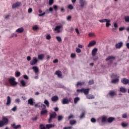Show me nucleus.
<instances>
[{
  "mask_svg": "<svg viewBox=\"0 0 129 129\" xmlns=\"http://www.w3.org/2000/svg\"><path fill=\"white\" fill-rule=\"evenodd\" d=\"M2 119L0 120V127H3L9 123V119L7 117L3 116Z\"/></svg>",
  "mask_w": 129,
  "mask_h": 129,
  "instance_id": "obj_1",
  "label": "nucleus"
},
{
  "mask_svg": "<svg viewBox=\"0 0 129 129\" xmlns=\"http://www.w3.org/2000/svg\"><path fill=\"white\" fill-rule=\"evenodd\" d=\"M98 51V49H97V48H95L92 50L91 54H92V56L93 57V60L98 59V56L96 55V53H97Z\"/></svg>",
  "mask_w": 129,
  "mask_h": 129,
  "instance_id": "obj_2",
  "label": "nucleus"
},
{
  "mask_svg": "<svg viewBox=\"0 0 129 129\" xmlns=\"http://www.w3.org/2000/svg\"><path fill=\"white\" fill-rule=\"evenodd\" d=\"M9 82L12 86H16L18 85V82L16 81V78L12 77L9 79Z\"/></svg>",
  "mask_w": 129,
  "mask_h": 129,
  "instance_id": "obj_3",
  "label": "nucleus"
},
{
  "mask_svg": "<svg viewBox=\"0 0 129 129\" xmlns=\"http://www.w3.org/2000/svg\"><path fill=\"white\" fill-rule=\"evenodd\" d=\"M90 90V89L82 88L81 89H77V92H84V93L85 95H87V94H88V93H89Z\"/></svg>",
  "mask_w": 129,
  "mask_h": 129,
  "instance_id": "obj_4",
  "label": "nucleus"
},
{
  "mask_svg": "<svg viewBox=\"0 0 129 129\" xmlns=\"http://www.w3.org/2000/svg\"><path fill=\"white\" fill-rule=\"evenodd\" d=\"M56 116H57V114L56 112H54L53 113H50L49 115V119H48V123H50L52 122V119L53 118H56Z\"/></svg>",
  "mask_w": 129,
  "mask_h": 129,
  "instance_id": "obj_5",
  "label": "nucleus"
},
{
  "mask_svg": "<svg viewBox=\"0 0 129 129\" xmlns=\"http://www.w3.org/2000/svg\"><path fill=\"white\" fill-rule=\"evenodd\" d=\"M38 63V59L36 57H33L32 60L30 61V65H36Z\"/></svg>",
  "mask_w": 129,
  "mask_h": 129,
  "instance_id": "obj_6",
  "label": "nucleus"
},
{
  "mask_svg": "<svg viewBox=\"0 0 129 129\" xmlns=\"http://www.w3.org/2000/svg\"><path fill=\"white\" fill-rule=\"evenodd\" d=\"M116 94V92L114 90H110L108 93V95L111 96L112 97L113 96H115Z\"/></svg>",
  "mask_w": 129,
  "mask_h": 129,
  "instance_id": "obj_7",
  "label": "nucleus"
},
{
  "mask_svg": "<svg viewBox=\"0 0 129 129\" xmlns=\"http://www.w3.org/2000/svg\"><path fill=\"white\" fill-rule=\"evenodd\" d=\"M69 102H70V100L67 98H64L62 100V104H69Z\"/></svg>",
  "mask_w": 129,
  "mask_h": 129,
  "instance_id": "obj_8",
  "label": "nucleus"
},
{
  "mask_svg": "<svg viewBox=\"0 0 129 129\" xmlns=\"http://www.w3.org/2000/svg\"><path fill=\"white\" fill-rule=\"evenodd\" d=\"M79 3H80V6L82 8H83V7H84V6H85V5L87 4V3L85 0H79Z\"/></svg>",
  "mask_w": 129,
  "mask_h": 129,
  "instance_id": "obj_9",
  "label": "nucleus"
},
{
  "mask_svg": "<svg viewBox=\"0 0 129 129\" xmlns=\"http://www.w3.org/2000/svg\"><path fill=\"white\" fill-rule=\"evenodd\" d=\"M11 102H12V99H11V97L8 96L7 97V103H6V105L7 106H10V105H11Z\"/></svg>",
  "mask_w": 129,
  "mask_h": 129,
  "instance_id": "obj_10",
  "label": "nucleus"
},
{
  "mask_svg": "<svg viewBox=\"0 0 129 129\" xmlns=\"http://www.w3.org/2000/svg\"><path fill=\"white\" fill-rule=\"evenodd\" d=\"M106 61H109L110 60L111 62H112V61L113 60H115V56H113L112 55L111 56H108V57H107L106 59H105Z\"/></svg>",
  "mask_w": 129,
  "mask_h": 129,
  "instance_id": "obj_11",
  "label": "nucleus"
},
{
  "mask_svg": "<svg viewBox=\"0 0 129 129\" xmlns=\"http://www.w3.org/2000/svg\"><path fill=\"white\" fill-rule=\"evenodd\" d=\"M95 45H96V41L95 40H93L91 41L89 44L88 45V47L89 48L90 47H93Z\"/></svg>",
  "mask_w": 129,
  "mask_h": 129,
  "instance_id": "obj_12",
  "label": "nucleus"
},
{
  "mask_svg": "<svg viewBox=\"0 0 129 129\" xmlns=\"http://www.w3.org/2000/svg\"><path fill=\"white\" fill-rule=\"evenodd\" d=\"M21 2H17L15 4H13L12 9H16V8H18V7H20L21 6Z\"/></svg>",
  "mask_w": 129,
  "mask_h": 129,
  "instance_id": "obj_13",
  "label": "nucleus"
},
{
  "mask_svg": "<svg viewBox=\"0 0 129 129\" xmlns=\"http://www.w3.org/2000/svg\"><path fill=\"white\" fill-rule=\"evenodd\" d=\"M28 104H30V105H34V104H35V102H34V99L30 98L29 99H28Z\"/></svg>",
  "mask_w": 129,
  "mask_h": 129,
  "instance_id": "obj_14",
  "label": "nucleus"
},
{
  "mask_svg": "<svg viewBox=\"0 0 129 129\" xmlns=\"http://www.w3.org/2000/svg\"><path fill=\"white\" fill-rule=\"evenodd\" d=\"M115 119V118H114L113 117H110L107 118V121L109 123H111V122H112L113 121H114Z\"/></svg>",
  "mask_w": 129,
  "mask_h": 129,
  "instance_id": "obj_15",
  "label": "nucleus"
},
{
  "mask_svg": "<svg viewBox=\"0 0 129 129\" xmlns=\"http://www.w3.org/2000/svg\"><path fill=\"white\" fill-rule=\"evenodd\" d=\"M63 28V26L60 25V26H57L55 27L54 29V31H56L57 33H60V29Z\"/></svg>",
  "mask_w": 129,
  "mask_h": 129,
  "instance_id": "obj_16",
  "label": "nucleus"
},
{
  "mask_svg": "<svg viewBox=\"0 0 129 129\" xmlns=\"http://www.w3.org/2000/svg\"><path fill=\"white\" fill-rule=\"evenodd\" d=\"M121 82L123 83V84L126 85V84H127V83H128L129 80H128V79H126L124 78L121 80Z\"/></svg>",
  "mask_w": 129,
  "mask_h": 129,
  "instance_id": "obj_17",
  "label": "nucleus"
},
{
  "mask_svg": "<svg viewBox=\"0 0 129 129\" xmlns=\"http://www.w3.org/2000/svg\"><path fill=\"white\" fill-rule=\"evenodd\" d=\"M122 42H120L118 43L117 44H116L115 45V47L116 49H120V48H121V47H122Z\"/></svg>",
  "mask_w": 129,
  "mask_h": 129,
  "instance_id": "obj_18",
  "label": "nucleus"
},
{
  "mask_svg": "<svg viewBox=\"0 0 129 129\" xmlns=\"http://www.w3.org/2000/svg\"><path fill=\"white\" fill-rule=\"evenodd\" d=\"M58 99L59 98L57 96H54L51 98V101H53V102H56Z\"/></svg>",
  "mask_w": 129,
  "mask_h": 129,
  "instance_id": "obj_19",
  "label": "nucleus"
},
{
  "mask_svg": "<svg viewBox=\"0 0 129 129\" xmlns=\"http://www.w3.org/2000/svg\"><path fill=\"white\" fill-rule=\"evenodd\" d=\"M55 75H57L59 78L62 77V74H61V71H56L55 73Z\"/></svg>",
  "mask_w": 129,
  "mask_h": 129,
  "instance_id": "obj_20",
  "label": "nucleus"
},
{
  "mask_svg": "<svg viewBox=\"0 0 129 129\" xmlns=\"http://www.w3.org/2000/svg\"><path fill=\"white\" fill-rule=\"evenodd\" d=\"M106 120H107V117L106 116H103L101 117L102 122H106Z\"/></svg>",
  "mask_w": 129,
  "mask_h": 129,
  "instance_id": "obj_21",
  "label": "nucleus"
},
{
  "mask_svg": "<svg viewBox=\"0 0 129 129\" xmlns=\"http://www.w3.org/2000/svg\"><path fill=\"white\" fill-rule=\"evenodd\" d=\"M45 58V55L43 54H39L38 55V60H43Z\"/></svg>",
  "mask_w": 129,
  "mask_h": 129,
  "instance_id": "obj_22",
  "label": "nucleus"
},
{
  "mask_svg": "<svg viewBox=\"0 0 129 129\" xmlns=\"http://www.w3.org/2000/svg\"><path fill=\"white\" fill-rule=\"evenodd\" d=\"M38 107L40 109H41V110H42L43 109H46V107L45 104H42L41 105H39Z\"/></svg>",
  "mask_w": 129,
  "mask_h": 129,
  "instance_id": "obj_23",
  "label": "nucleus"
},
{
  "mask_svg": "<svg viewBox=\"0 0 129 129\" xmlns=\"http://www.w3.org/2000/svg\"><path fill=\"white\" fill-rule=\"evenodd\" d=\"M47 113H48V110H47L46 109L42 110L40 112V114L41 115L47 114Z\"/></svg>",
  "mask_w": 129,
  "mask_h": 129,
  "instance_id": "obj_24",
  "label": "nucleus"
},
{
  "mask_svg": "<svg viewBox=\"0 0 129 129\" xmlns=\"http://www.w3.org/2000/svg\"><path fill=\"white\" fill-rule=\"evenodd\" d=\"M24 32V28L23 27H21L16 30V33H23Z\"/></svg>",
  "mask_w": 129,
  "mask_h": 129,
  "instance_id": "obj_25",
  "label": "nucleus"
},
{
  "mask_svg": "<svg viewBox=\"0 0 129 129\" xmlns=\"http://www.w3.org/2000/svg\"><path fill=\"white\" fill-rule=\"evenodd\" d=\"M33 70H34L35 73H38L39 72V68L37 67H33Z\"/></svg>",
  "mask_w": 129,
  "mask_h": 129,
  "instance_id": "obj_26",
  "label": "nucleus"
},
{
  "mask_svg": "<svg viewBox=\"0 0 129 129\" xmlns=\"http://www.w3.org/2000/svg\"><path fill=\"white\" fill-rule=\"evenodd\" d=\"M120 91L122 93H125L126 92V89H125V88L121 87L120 88Z\"/></svg>",
  "mask_w": 129,
  "mask_h": 129,
  "instance_id": "obj_27",
  "label": "nucleus"
},
{
  "mask_svg": "<svg viewBox=\"0 0 129 129\" xmlns=\"http://www.w3.org/2000/svg\"><path fill=\"white\" fill-rule=\"evenodd\" d=\"M106 27L107 28H108V27H109V26H111V24H110V20L109 19H108L107 20V22H106Z\"/></svg>",
  "mask_w": 129,
  "mask_h": 129,
  "instance_id": "obj_28",
  "label": "nucleus"
},
{
  "mask_svg": "<svg viewBox=\"0 0 129 129\" xmlns=\"http://www.w3.org/2000/svg\"><path fill=\"white\" fill-rule=\"evenodd\" d=\"M53 126H54V125H53L52 124H47L46 125L45 128L50 129V128H51V127H53Z\"/></svg>",
  "mask_w": 129,
  "mask_h": 129,
  "instance_id": "obj_29",
  "label": "nucleus"
},
{
  "mask_svg": "<svg viewBox=\"0 0 129 129\" xmlns=\"http://www.w3.org/2000/svg\"><path fill=\"white\" fill-rule=\"evenodd\" d=\"M87 98L88 99H94V96L92 95H87Z\"/></svg>",
  "mask_w": 129,
  "mask_h": 129,
  "instance_id": "obj_30",
  "label": "nucleus"
},
{
  "mask_svg": "<svg viewBox=\"0 0 129 129\" xmlns=\"http://www.w3.org/2000/svg\"><path fill=\"white\" fill-rule=\"evenodd\" d=\"M79 100H80V98L79 97H77L75 98L74 102L75 104H76V103H77V102H78V101H79Z\"/></svg>",
  "mask_w": 129,
  "mask_h": 129,
  "instance_id": "obj_31",
  "label": "nucleus"
},
{
  "mask_svg": "<svg viewBox=\"0 0 129 129\" xmlns=\"http://www.w3.org/2000/svg\"><path fill=\"white\" fill-rule=\"evenodd\" d=\"M85 117V111H83L80 116V118H83Z\"/></svg>",
  "mask_w": 129,
  "mask_h": 129,
  "instance_id": "obj_32",
  "label": "nucleus"
},
{
  "mask_svg": "<svg viewBox=\"0 0 129 129\" xmlns=\"http://www.w3.org/2000/svg\"><path fill=\"white\" fill-rule=\"evenodd\" d=\"M12 126L13 127H14V128H15V129H18V128H19V127H21V125H16V124H12Z\"/></svg>",
  "mask_w": 129,
  "mask_h": 129,
  "instance_id": "obj_33",
  "label": "nucleus"
},
{
  "mask_svg": "<svg viewBox=\"0 0 129 129\" xmlns=\"http://www.w3.org/2000/svg\"><path fill=\"white\" fill-rule=\"evenodd\" d=\"M70 124H71V125H73V124H76V120H71L70 121Z\"/></svg>",
  "mask_w": 129,
  "mask_h": 129,
  "instance_id": "obj_34",
  "label": "nucleus"
},
{
  "mask_svg": "<svg viewBox=\"0 0 129 129\" xmlns=\"http://www.w3.org/2000/svg\"><path fill=\"white\" fill-rule=\"evenodd\" d=\"M20 83L23 87H25L26 86V82H25V81L21 80V82H20Z\"/></svg>",
  "mask_w": 129,
  "mask_h": 129,
  "instance_id": "obj_35",
  "label": "nucleus"
},
{
  "mask_svg": "<svg viewBox=\"0 0 129 129\" xmlns=\"http://www.w3.org/2000/svg\"><path fill=\"white\" fill-rule=\"evenodd\" d=\"M44 104H46L47 107H49V105L50 103H49V101H48V100H45L44 101Z\"/></svg>",
  "mask_w": 129,
  "mask_h": 129,
  "instance_id": "obj_36",
  "label": "nucleus"
},
{
  "mask_svg": "<svg viewBox=\"0 0 129 129\" xmlns=\"http://www.w3.org/2000/svg\"><path fill=\"white\" fill-rule=\"evenodd\" d=\"M107 19H101L99 20V22H100V23H106L107 22Z\"/></svg>",
  "mask_w": 129,
  "mask_h": 129,
  "instance_id": "obj_37",
  "label": "nucleus"
},
{
  "mask_svg": "<svg viewBox=\"0 0 129 129\" xmlns=\"http://www.w3.org/2000/svg\"><path fill=\"white\" fill-rule=\"evenodd\" d=\"M46 14H48L49 13V11L47 10V11H46V12H44L41 14H39L38 16L39 17H43V16H45V15H46Z\"/></svg>",
  "mask_w": 129,
  "mask_h": 129,
  "instance_id": "obj_38",
  "label": "nucleus"
},
{
  "mask_svg": "<svg viewBox=\"0 0 129 129\" xmlns=\"http://www.w3.org/2000/svg\"><path fill=\"white\" fill-rule=\"evenodd\" d=\"M111 82L112 83H116V82H118V78L112 80Z\"/></svg>",
  "mask_w": 129,
  "mask_h": 129,
  "instance_id": "obj_39",
  "label": "nucleus"
},
{
  "mask_svg": "<svg viewBox=\"0 0 129 129\" xmlns=\"http://www.w3.org/2000/svg\"><path fill=\"white\" fill-rule=\"evenodd\" d=\"M84 85V82H78L77 84V86H79V85Z\"/></svg>",
  "mask_w": 129,
  "mask_h": 129,
  "instance_id": "obj_40",
  "label": "nucleus"
},
{
  "mask_svg": "<svg viewBox=\"0 0 129 129\" xmlns=\"http://www.w3.org/2000/svg\"><path fill=\"white\" fill-rule=\"evenodd\" d=\"M56 39L58 42H62V38L60 37L56 36Z\"/></svg>",
  "mask_w": 129,
  "mask_h": 129,
  "instance_id": "obj_41",
  "label": "nucleus"
},
{
  "mask_svg": "<svg viewBox=\"0 0 129 129\" xmlns=\"http://www.w3.org/2000/svg\"><path fill=\"white\" fill-rule=\"evenodd\" d=\"M15 76L16 77H20V76H21V73H20V72H16Z\"/></svg>",
  "mask_w": 129,
  "mask_h": 129,
  "instance_id": "obj_42",
  "label": "nucleus"
},
{
  "mask_svg": "<svg viewBox=\"0 0 129 129\" xmlns=\"http://www.w3.org/2000/svg\"><path fill=\"white\" fill-rule=\"evenodd\" d=\"M71 19H72V17L70 15L68 16L67 18V21H69V22L71 21Z\"/></svg>",
  "mask_w": 129,
  "mask_h": 129,
  "instance_id": "obj_43",
  "label": "nucleus"
},
{
  "mask_svg": "<svg viewBox=\"0 0 129 129\" xmlns=\"http://www.w3.org/2000/svg\"><path fill=\"white\" fill-rule=\"evenodd\" d=\"M40 129H47L45 126H44V124H41L40 125Z\"/></svg>",
  "mask_w": 129,
  "mask_h": 129,
  "instance_id": "obj_44",
  "label": "nucleus"
},
{
  "mask_svg": "<svg viewBox=\"0 0 129 129\" xmlns=\"http://www.w3.org/2000/svg\"><path fill=\"white\" fill-rule=\"evenodd\" d=\"M124 19L126 23H129V16H126Z\"/></svg>",
  "mask_w": 129,
  "mask_h": 129,
  "instance_id": "obj_45",
  "label": "nucleus"
},
{
  "mask_svg": "<svg viewBox=\"0 0 129 129\" xmlns=\"http://www.w3.org/2000/svg\"><path fill=\"white\" fill-rule=\"evenodd\" d=\"M111 78H117V75L113 74L111 76Z\"/></svg>",
  "mask_w": 129,
  "mask_h": 129,
  "instance_id": "obj_46",
  "label": "nucleus"
},
{
  "mask_svg": "<svg viewBox=\"0 0 129 129\" xmlns=\"http://www.w3.org/2000/svg\"><path fill=\"white\" fill-rule=\"evenodd\" d=\"M53 3H54V0H49V6H52V5H53Z\"/></svg>",
  "mask_w": 129,
  "mask_h": 129,
  "instance_id": "obj_47",
  "label": "nucleus"
},
{
  "mask_svg": "<svg viewBox=\"0 0 129 129\" xmlns=\"http://www.w3.org/2000/svg\"><path fill=\"white\" fill-rule=\"evenodd\" d=\"M68 8L69 10H73V6H72V5H69Z\"/></svg>",
  "mask_w": 129,
  "mask_h": 129,
  "instance_id": "obj_48",
  "label": "nucleus"
},
{
  "mask_svg": "<svg viewBox=\"0 0 129 129\" xmlns=\"http://www.w3.org/2000/svg\"><path fill=\"white\" fill-rule=\"evenodd\" d=\"M62 119H63V116H62V115H60V116H58V121H60V120H62Z\"/></svg>",
  "mask_w": 129,
  "mask_h": 129,
  "instance_id": "obj_49",
  "label": "nucleus"
},
{
  "mask_svg": "<svg viewBox=\"0 0 129 129\" xmlns=\"http://www.w3.org/2000/svg\"><path fill=\"white\" fill-rule=\"evenodd\" d=\"M93 83H94V81H93V80H90L89 82V85H92V84H93Z\"/></svg>",
  "mask_w": 129,
  "mask_h": 129,
  "instance_id": "obj_50",
  "label": "nucleus"
},
{
  "mask_svg": "<svg viewBox=\"0 0 129 129\" xmlns=\"http://www.w3.org/2000/svg\"><path fill=\"white\" fill-rule=\"evenodd\" d=\"M89 37H95L94 33H90L89 34Z\"/></svg>",
  "mask_w": 129,
  "mask_h": 129,
  "instance_id": "obj_51",
  "label": "nucleus"
},
{
  "mask_svg": "<svg viewBox=\"0 0 129 129\" xmlns=\"http://www.w3.org/2000/svg\"><path fill=\"white\" fill-rule=\"evenodd\" d=\"M71 58H76V54L75 53H72L71 54Z\"/></svg>",
  "mask_w": 129,
  "mask_h": 129,
  "instance_id": "obj_52",
  "label": "nucleus"
},
{
  "mask_svg": "<svg viewBox=\"0 0 129 129\" xmlns=\"http://www.w3.org/2000/svg\"><path fill=\"white\" fill-rule=\"evenodd\" d=\"M71 118H74V115H73V114H71L69 116L68 119H71Z\"/></svg>",
  "mask_w": 129,
  "mask_h": 129,
  "instance_id": "obj_53",
  "label": "nucleus"
},
{
  "mask_svg": "<svg viewBox=\"0 0 129 129\" xmlns=\"http://www.w3.org/2000/svg\"><path fill=\"white\" fill-rule=\"evenodd\" d=\"M76 51L77 53H81V49H80L79 48H76Z\"/></svg>",
  "mask_w": 129,
  "mask_h": 129,
  "instance_id": "obj_54",
  "label": "nucleus"
},
{
  "mask_svg": "<svg viewBox=\"0 0 129 129\" xmlns=\"http://www.w3.org/2000/svg\"><path fill=\"white\" fill-rule=\"evenodd\" d=\"M91 122H96V119H95L94 118H92L91 119Z\"/></svg>",
  "mask_w": 129,
  "mask_h": 129,
  "instance_id": "obj_55",
  "label": "nucleus"
},
{
  "mask_svg": "<svg viewBox=\"0 0 129 129\" xmlns=\"http://www.w3.org/2000/svg\"><path fill=\"white\" fill-rule=\"evenodd\" d=\"M32 120L35 121V120H37V119H38V116H35L34 117H32L31 118Z\"/></svg>",
  "mask_w": 129,
  "mask_h": 129,
  "instance_id": "obj_56",
  "label": "nucleus"
},
{
  "mask_svg": "<svg viewBox=\"0 0 129 129\" xmlns=\"http://www.w3.org/2000/svg\"><path fill=\"white\" fill-rule=\"evenodd\" d=\"M127 123H122V126H123V127H125V126H127Z\"/></svg>",
  "mask_w": 129,
  "mask_h": 129,
  "instance_id": "obj_57",
  "label": "nucleus"
},
{
  "mask_svg": "<svg viewBox=\"0 0 129 129\" xmlns=\"http://www.w3.org/2000/svg\"><path fill=\"white\" fill-rule=\"evenodd\" d=\"M76 32L77 35H80V33L79 32V30H78V28H76Z\"/></svg>",
  "mask_w": 129,
  "mask_h": 129,
  "instance_id": "obj_58",
  "label": "nucleus"
},
{
  "mask_svg": "<svg viewBox=\"0 0 129 129\" xmlns=\"http://www.w3.org/2000/svg\"><path fill=\"white\" fill-rule=\"evenodd\" d=\"M11 110H12V111H16V110H17V106L14 107L12 109H11Z\"/></svg>",
  "mask_w": 129,
  "mask_h": 129,
  "instance_id": "obj_59",
  "label": "nucleus"
},
{
  "mask_svg": "<svg viewBox=\"0 0 129 129\" xmlns=\"http://www.w3.org/2000/svg\"><path fill=\"white\" fill-rule=\"evenodd\" d=\"M53 9L55 10V11H57L58 9V6H57V5H53Z\"/></svg>",
  "mask_w": 129,
  "mask_h": 129,
  "instance_id": "obj_60",
  "label": "nucleus"
},
{
  "mask_svg": "<svg viewBox=\"0 0 129 129\" xmlns=\"http://www.w3.org/2000/svg\"><path fill=\"white\" fill-rule=\"evenodd\" d=\"M63 129H72V126L64 127Z\"/></svg>",
  "mask_w": 129,
  "mask_h": 129,
  "instance_id": "obj_61",
  "label": "nucleus"
},
{
  "mask_svg": "<svg viewBox=\"0 0 129 129\" xmlns=\"http://www.w3.org/2000/svg\"><path fill=\"white\" fill-rule=\"evenodd\" d=\"M50 39H51V35H48L46 36V39H47V40H50Z\"/></svg>",
  "mask_w": 129,
  "mask_h": 129,
  "instance_id": "obj_62",
  "label": "nucleus"
},
{
  "mask_svg": "<svg viewBox=\"0 0 129 129\" xmlns=\"http://www.w3.org/2000/svg\"><path fill=\"white\" fill-rule=\"evenodd\" d=\"M32 12H33V9H32V8H29L28 9V12L29 13H32Z\"/></svg>",
  "mask_w": 129,
  "mask_h": 129,
  "instance_id": "obj_63",
  "label": "nucleus"
},
{
  "mask_svg": "<svg viewBox=\"0 0 129 129\" xmlns=\"http://www.w3.org/2000/svg\"><path fill=\"white\" fill-rule=\"evenodd\" d=\"M37 29H38V27L37 26H34L33 27V30H34V31H37Z\"/></svg>",
  "mask_w": 129,
  "mask_h": 129,
  "instance_id": "obj_64",
  "label": "nucleus"
}]
</instances>
